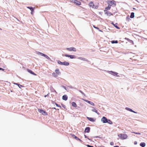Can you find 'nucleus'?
Instances as JSON below:
<instances>
[{
	"label": "nucleus",
	"instance_id": "24",
	"mask_svg": "<svg viewBox=\"0 0 147 147\" xmlns=\"http://www.w3.org/2000/svg\"><path fill=\"white\" fill-rule=\"evenodd\" d=\"M110 3L111 5H113L114 6H115V1H111Z\"/></svg>",
	"mask_w": 147,
	"mask_h": 147
},
{
	"label": "nucleus",
	"instance_id": "48",
	"mask_svg": "<svg viewBox=\"0 0 147 147\" xmlns=\"http://www.w3.org/2000/svg\"><path fill=\"white\" fill-rule=\"evenodd\" d=\"M32 12H33V11H31V14H33Z\"/></svg>",
	"mask_w": 147,
	"mask_h": 147
},
{
	"label": "nucleus",
	"instance_id": "1",
	"mask_svg": "<svg viewBox=\"0 0 147 147\" xmlns=\"http://www.w3.org/2000/svg\"><path fill=\"white\" fill-rule=\"evenodd\" d=\"M118 136L119 138L121 140L125 139L127 137V134H119Z\"/></svg>",
	"mask_w": 147,
	"mask_h": 147
},
{
	"label": "nucleus",
	"instance_id": "21",
	"mask_svg": "<svg viewBox=\"0 0 147 147\" xmlns=\"http://www.w3.org/2000/svg\"><path fill=\"white\" fill-rule=\"evenodd\" d=\"M73 137L77 140H79L80 142H82V140L78 138L75 135H73Z\"/></svg>",
	"mask_w": 147,
	"mask_h": 147
},
{
	"label": "nucleus",
	"instance_id": "40",
	"mask_svg": "<svg viewBox=\"0 0 147 147\" xmlns=\"http://www.w3.org/2000/svg\"><path fill=\"white\" fill-rule=\"evenodd\" d=\"M62 87L64 88L66 90H67V89H66L65 87L64 86H62Z\"/></svg>",
	"mask_w": 147,
	"mask_h": 147
},
{
	"label": "nucleus",
	"instance_id": "37",
	"mask_svg": "<svg viewBox=\"0 0 147 147\" xmlns=\"http://www.w3.org/2000/svg\"><path fill=\"white\" fill-rule=\"evenodd\" d=\"M111 8L110 6H108L107 7H106V9L107 10H109Z\"/></svg>",
	"mask_w": 147,
	"mask_h": 147
},
{
	"label": "nucleus",
	"instance_id": "9",
	"mask_svg": "<svg viewBox=\"0 0 147 147\" xmlns=\"http://www.w3.org/2000/svg\"><path fill=\"white\" fill-rule=\"evenodd\" d=\"M101 120L104 123H107L108 122V119L105 117H103L102 118Z\"/></svg>",
	"mask_w": 147,
	"mask_h": 147
},
{
	"label": "nucleus",
	"instance_id": "6",
	"mask_svg": "<svg viewBox=\"0 0 147 147\" xmlns=\"http://www.w3.org/2000/svg\"><path fill=\"white\" fill-rule=\"evenodd\" d=\"M71 2L75 3V4L78 5H80L81 4V3L77 0H72Z\"/></svg>",
	"mask_w": 147,
	"mask_h": 147
},
{
	"label": "nucleus",
	"instance_id": "38",
	"mask_svg": "<svg viewBox=\"0 0 147 147\" xmlns=\"http://www.w3.org/2000/svg\"><path fill=\"white\" fill-rule=\"evenodd\" d=\"M110 144L111 145H114V143L113 142H111L110 143Z\"/></svg>",
	"mask_w": 147,
	"mask_h": 147
},
{
	"label": "nucleus",
	"instance_id": "34",
	"mask_svg": "<svg viewBox=\"0 0 147 147\" xmlns=\"http://www.w3.org/2000/svg\"><path fill=\"white\" fill-rule=\"evenodd\" d=\"M132 132L133 133L137 134H138V135H140L141 134L140 133H139V132Z\"/></svg>",
	"mask_w": 147,
	"mask_h": 147
},
{
	"label": "nucleus",
	"instance_id": "17",
	"mask_svg": "<svg viewBox=\"0 0 147 147\" xmlns=\"http://www.w3.org/2000/svg\"><path fill=\"white\" fill-rule=\"evenodd\" d=\"M27 70L29 72V73H30L31 74H33L34 75L36 76V74L34 73V72H33L32 71L29 70V69H27Z\"/></svg>",
	"mask_w": 147,
	"mask_h": 147
},
{
	"label": "nucleus",
	"instance_id": "25",
	"mask_svg": "<svg viewBox=\"0 0 147 147\" xmlns=\"http://www.w3.org/2000/svg\"><path fill=\"white\" fill-rule=\"evenodd\" d=\"M14 84L18 85V86L19 87V88H21V87H23V86H22L21 85H20V84H18V83H14Z\"/></svg>",
	"mask_w": 147,
	"mask_h": 147
},
{
	"label": "nucleus",
	"instance_id": "27",
	"mask_svg": "<svg viewBox=\"0 0 147 147\" xmlns=\"http://www.w3.org/2000/svg\"><path fill=\"white\" fill-rule=\"evenodd\" d=\"M52 75L53 76H54L55 77H57L58 76V75L55 73H53L52 74Z\"/></svg>",
	"mask_w": 147,
	"mask_h": 147
},
{
	"label": "nucleus",
	"instance_id": "3",
	"mask_svg": "<svg viewBox=\"0 0 147 147\" xmlns=\"http://www.w3.org/2000/svg\"><path fill=\"white\" fill-rule=\"evenodd\" d=\"M57 63L59 64L63 65H65L66 66L68 65L69 64V63L68 62L64 61L63 62H62L59 60L57 61Z\"/></svg>",
	"mask_w": 147,
	"mask_h": 147
},
{
	"label": "nucleus",
	"instance_id": "46",
	"mask_svg": "<svg viewBox=\"0 0 147 147\" xmlns=\"http://www.w3.org/2000/svg\"><path fill=\"white\" fill-rule=\"evenodd\" d=\"M49 94V93L48 94H47V95H45V97H46V96H47Z\"/></svg>",
	"mask_w": 147,
	"mask_h": 147
},
{
	"label": "nucleus",
	"instance_id": "50",
	"mask_svg": "<svg viewBox=\"0 0 147 147\" xmlns=\"http://www.w3.org/2000/svg\"><path fill=\"white\" fill-rule=\"evenodd\" d=\"M99 31L100 32H102V30H100Z\"/></svg>",
	"mask_w": 147,
	"mask_h": 147
},
{
	"label": "nucleus",
	"instance_id": "19",
	"mask_svg": "<svg viewBox=\"0 0 147 147\" xmlns=\"http://www.w3.org/2000/svg\"><path fill=\"white\" fill-rule=\"evenodd\" d=\"M36 53L38 55H41L42 56H44H44L45 55V54H44L40 52H36Z\"/></svg>",
	"mask_w": 147,
	"mask_h": 147
},
{
	"label": "nucleus",
	"instance_id": "22",
	"mask_svg": "<svg viewBox=\"0 0 147 147\" xmlns=\"http://www.w3.org/2000/svg\"><path fill=\"white\" fill-rule=\"evenodd\" d=\"M69 57L71 59H75L76 58V57L74 55H70Z\"/></svg>",
	"mask_w": 147,
	"mask_h": 147
},
{
	"label": "nucleus",
	"instance_id": "45",
	"mask_svg": "<svg viewBox=\"0 0 147 147\" xmlns=\"http://www.w3.org/2000/svg\"><path fill=\"white\" fill-rule=\"evenodd\" d=\"M126 19H128V20H129V19H130L129 17H127Z\"/></svg>",
	"mask_w": 147,
	"mask_h": 147
},
{
	"label": "nucleus",
	"instance_id": "14",
	"mask_svg": "<svg viewBox=\"0 0 147 147\" xmlns=\"http://www.w3.org/2000/svg\"><path fill=\"white\" fill-rule=\"evenodd\" d=\"M55 73L57 74V75H60L61 74V72L59 71V69H56L55 71Z\"/></svg>",
	"mask_w": 147,
	"mask_h": 147
},
{
	"label": "nucleus",
	"instance_id": "42",
	"mask_svg": "<svg viewBox=\"0 0 147 147\" xmlns=\"http://www.w3.org/2000/svg\"><path fill=\"white\" fill-rule=\"evenodd\" d=\"M0 70H2L3 71L4 70V69L2 68H0Z\"/></svg>",
	"mask_w": 147,
	"mask_h": 147
},
{
	"label": "nucleus",
	"instance_id": "52",
	"mask_svg": "<svg viewBox=\"0 0 147 147\" xmlns=\"http://www.w3.org/2000/svg\"><path fill=\"white\" fill-rule=\"evenodd\" d=\"M80 92L81 93H82V92L81 91H80Z\"/></svg>",
	"mask_w": 147,
	"mask_h": 147
},
{
	"label": "nucleus",
	"instance_id": "31",
	"mask_svg": "<svg viewBox=\"0 0 147 147\" xmlns=\"http://www.w3.org/2000/svg\"><path fill=\"white\" fill-rule=\"evenodd\" d=\"M118 42L117 40H113L111 41V43L112 44L117 43Z\"/></svg>",
	"mask_w": 147,
	"mask_h": 147
},
{
	"label": "nucleus",
	"instance_id": "8",
	"mask_svg": "<svg viewBox=\"0 0 147 147\" xmlns=\"http://www.w3.org/2000/svg\"><path fill=\"white\" fill-rule=\"evenodd\" d=\"M92 108L91 109V111L93 112L96 113L97 114L99 115V113L98 112V111L96 108L94 107H91Z\"/></svg>",
	"mask_w": 147,
	"mask_h": 147
},
{
	"label": "nucleus",
	"instance_id": "2",
	"mask_svg": "<svg viewBox=\"0 0 147 147\" xmlns=\"http://www.w3.org/2000/svg\"><path fill=\"white\" fill-rule=\"evenodd\" d=\"M89 5L90 7L94 9H97L98 7V5L94 4L92 2L89 3Z\"/></svg>",
	"mask_w": 147,
	"mask_h": 147
},
{
	"label": "nucleus",
	"instance_id": "32",
	"mask_svg": "<svg viewBox=\"0 0 147 147\" xmlns=\"http://www.w3.org/2000/svg\"><path fill=\"white\" fill-rule=\"evenodd\" d=\"M107 123L110 124H112L113 123L109 119L108 120V122Z\"/></svg>",
	"mask_w": 147,
	"mask_h": 147
},
{
	"label": "nucleus",
	"instance_id": "53",
	"mask_svg": "<svg viewBox=\"0 0 147 147\" xmlns=\"http://www.w3.org/2000/svg\"><path fill=\"white\" fill-rule=\"evenodd\" d=\"M2 30L0 28V30Z\"/></svg>",
	"mask_w": 147,
	"mask_h": 147
},
{
	"label": "nucleus",
	"instance_id": "10",
	"mask_svg": "<svg viewBox=\"0 0 147 147\" xmlns=\"http://www.w3.org/2000/svg\"><path fill=\"white\" fill-rule=\"evenodd\" d=\"M105 13L106 14L107 16H110L112 15V14L110 12L107 11V10H105L104 11Z\"/></svg>",
	"mask_w": 147,
	"mask_h": 147
},
{
	"label": "nucleus",
	"instance_id": "39",
	"mask_svg": "<svg viewBox=\"0 0 147 147\" xmlns=\"http://www.w3.org/2000/svg\"><path fill=\"white\" fill-rule=\"evenodd\" d=\"M87 146L88 147H93V146H90V145H87Z\"/></svg>",
	"mask_w": 147,
	"mask_h": 147
},
{
	"label": "nucleus",
	"instance_id": "44",
	"mask_svg": "<svg viewBox=\"0 0 147 147\" xmlns=\"http://www.w3.org/2000/svg\"><path fill=\"white\" fill-rule=\"evenodd\" d=\"M84 137H85V138H88V137H87V136H86V135H84Z\"/></svg>",
	"mask_w": 147,
	"mask_h": 147
},
{
	"label": "nucleus",
	"instance_id": "51",
	"mask_svg": "<svg viewBox=\"0 0 147 147\" xmlns=\"http://www.w3.org/2000/svg\"><path fill=\"white\" fill-rule=\"evenodd\" d=\"M53 109H56L55 108H53Z\"/></svg>",
	"mask_w": 147,
	"mask_h": 147
},
{
	"label": "nucleus",
	"instance_id": "41",
	"mask_svg": "<svg viewBox=\"0 0 147 147\" xmlns=\"http://www.w3.org/2000/svg\"><path fill=\"white\" fill-rule=\"evenodd\" d=\"M93 27H94V28H96V29H99V28H98L96 27L95 26H93Z\"/></svg>",
	"mask_w": 147,
	"mask_h": 147
},
{
	"label": "nucleus",
	"instance_id": "36",
	"mask_svg": "<svg viewBox=\"0 0 147 147\" xmlns=\"http://www.w3.org/2000/svg\"><path fill=\"white\" fill-rule=\"evenodd\" d=\"M55 105H56V106L57 107H60V108L61 107V106L60 105H58V104H57V103H55Z\"/></svg>",
	"mask_w": 147,
	"mask_h": 147
},
{
	"label": "nucleus",
	"instance_id": "5",
	"mask_svg": "<svg viewBox=\"0 0 147 147\" xmlns=\"http://www.w3.org/2000/svg\"><path fill=\"white\" fill-rule=\"evenodd\" d=\"M66 49L69 51H73L75 52L76 51V49L74 47H71L70 48H66Z\"/></svg>",
	"mask_w": 147,
	"mask_h": 147
},
{
	"label": "nucleus",
	"instance_id": "29",
	"mask_svg": "<svg viewBox=\"0 0 147 147\" xmlns=\"http://www.w3.org/2000/svg\"><path fill=\"white\" fill-rule=\"evenodd\" d=\"M112 24L117 29H119V28L116 24H114V23H112Z\"/></svg>",
	"mask_w": 147,
	"mask_h": 147
},
{
	"label": "nucleus",
	"instance_id": "26",
	"mask_svg": "<svg viewBox=\"0 0 147 147\" xmlns=\"http://www.w3.org/2000/svg\"><path fill=\"white\" fill-rule=\"evenodd\" d=\"M71 104H72V106H73V107H77V105H76V104L75 102H72Z\"/></svg>",
	"mask_w": 147,
	"mask_h": 147
},
{
	"label": "nucleus",
	"instance_id": "4",
	"mask_svg": "<svg viewBox=\"0 0 147 147\" xmlns=\"http://www.w3.org/2000/svg\"><path fill=\"white\" fill-rule=\"evenodd\" d=\"M38 111L40 112V113L44 115H47V113L45 111L41 109H38Z\"/></svg>",
	"mask_w": 147,
	"mask_h": 147
},
{
	"label": "nucleus",
	"instance_id": "13",
	"mask_svg": "<svg viewBox=\"0 0 147 147\" xmlns=\"http://www.w3.org/2000/svg\"><path fill=\"white\" fill-rule=\"evenodd\" d=\"M90 128L89 127H86L84 130L86 132L89 133L90 131Z\"/></svg>",
	"mask_w": 147,
	"mask_h": 147
},
{
	"label": "nucleus",
	"instance_id": "16",
	"mask_svg": "<svg viewBox=\"0 0 147 147\" xmlns=\"http://www.w3.org/2000/svg\"><path fill=\"white\" fill-rule=\"evenodd\" d=\"M62 99L65 100H66L67 99V97L66 95H64L62 96Z\"/></svg>",
	"mask_w": 147,
	"mask_h": 147
},
{
	"label": "nucleus",
	"instance_id": "28",
	"mask_svg": "<svg viewBox=\"0 0 147 147\" xmlns=\"http://www.w3.org/2000/svg\"><path fill=\"white\" fill-rule=\"evenodd\" d=\"M27 8L28 9H30L31 11H34V9L32 7H27Z\"/></svg>",
	"mask_w": 147,
	"mask_h": 147
},
{
	"label": "nucleus",
	"instance_id": "33",
	"mask_svg": "<svg viewBox=\"0 0 147 147\" xmlns=\"http://www.w3.org/2000/svg\"><path fill=\"white\" fill-rule=\"evenodd\" d=\"M51 90L53 92H56V91L55 90H54L52 87L51 88Z\"/></svg>",
	"mask_w": 147,
	"mask_h": 147
},
{
	"label": "nucleus",
	"instance_id": "11",
	"mask_svg": "<svg viewBox=\"0 0 147 147\" xmlns=\"http://www.w3.org/2000/svg\"><path fill=\"white\" fill-rule=\"evenodd\" d=\"M84 100L85 102H87V103H88L89 104H90V105H92L93 106H94L95 105L94 103L92 102L86 100Z\"/></svg>",
	"mask_w": 147,
	"mask_h": 147
},
{
	"label": "nucleus",
	"instance_id": "47",
	"mask_svg": "<svg viewBox=\"0 0 147 147\" xmlns=\"http://www.w3.org/2000/svg\"><path fill=\"white\" fill-rule=\"evenodd\" d=\"M114 147H119L118 146H114Z\"/></svg>",
	"mask_w": 147,
	"mask_h": 147
},
{
	"label": "nucleus",
	"instance_id": "23",
	"mask_svg": "<svg viewBox=\"0 0 147 147\" xmlns=\"http://www.w3.org/2000/svg\"><path fill=\"white\" fill-rule=\"evenodd\" d=\"M134 17V12H132L131 13L130 17L131 18H133Z\"/></svg>",
	"mask_w": 147,
	"mask_h": 147
},
{
	"label": "nucleus",
	"instance_id": "12",
	"mask_svg": "<svg viewBox=\"0 0 147 147\" xmlns=\"http://www.w3.org/2000/svg\"><path fill=\"white\" fill-rule=\"evenodd\" d=\"M125 109L127 110V111H130V112H133L134 113H137L136 112H135V111H133L132 109L129 108H128V107H126L125 108Z\"/></svg>",
	"mask_w": 147,
	"mask_h": 147
},
{
	"label": "nucleus",
	"instance_id": "7",
	"mask_svg": "<svg viewBox=\"0 0 147 147\" xmlns=\"http://www.w3.org/2000/svg\"><path fill=\"white\" fill-rule=\"evenodd\" d=\"M109 73L114 76L119 77V75H117V73L114 72L112 71H109Z\"/></svg>",
	"mask_w": 147,
	"mask_h": 147
},
{
	"label": "nucleus",
	"instance_id": "49",
	"mask_svg": "<svg viewBox=\"0 0 147 147\" xmlns=\"http://www.w3.org/2000/svg\"><path fill=\"white\" fill-rule=\"evenodd\" d=\"M133 9H135V8H133Z\"/></svg>",
	"mask_w": 147,
	"mask_h": 147
},
{
	"label": "nucleus",
	"instance_id": "30",
	"mask_svg": "<svg viewBox=\"0 0 147 147\" xmlns=\"http://www.w3.org/2000/svg\"><path fill=\"white\" fill-rule=\"evenodd\" d=\"M44 57L46 58L47 59L51 60V59L47 55H45Z\"/></svg>",
	"mask_w": 147,
	"mask_h": 147
},
{
	"label": "nucleus",
	"instance_id": "15",
	"mask_svg": "<svg viewBox=\"0 0 147 147\" xmlns=\"http://www.w3.org/2000/svg\"><path fill=\"white\" fill-rule=\"evenodd\" d=\"M87 119L90 121L92 122H94L95 119L92 117H87Z\"/></svg>",
	"mask_w": 147,
	"mask_h": 147
},
{
	"label": "nucleus",
	"instance_id": "35",
	"mask_svg": "<svg viewBox=\"0 0 147 147\" xmlns=\"http://www.w3.org/2000/svg\"><path fill=\"white\" fill-rule=\"evenodd\" d=\"M64 55L66 57H69L70 55H68V54H65Z\"/></svg>",
	"mask_w": 147,
	"mask_h": 147
},
{
	"label": "nucleus",
	"instance_id": "20",
	"mask_svg": "<svg viewBox=\"0 0 147 147\" xmlns=\"http://www.w3.org/2000/svg\"><path fill=\"white\" fill-rule=\"evenodd\" d=\"M140 146L142 147H144L146 146V144L144 142H141L140 144Z\"/></svg>",
	"mask_w": 147,
	"mask_h": 147
},
{
	"label": "nucleus",
	"instance_id": "43",
	"mask_svg": "<svg viewBox=\"0 0 147 147\" xmlns=\"http://www.w3.org/2000/svg\"><path fill=\"white\" fill-rule=\"evenodd\" d=\"M134 144H137V142L136 141H135L134 142Z\"/></svg>",
	"mask_w": 147,
	"mask_h": 147
},
{
	"label": "nucleus",
	"instance_id": "18",
	"mask_svg": "<svg viewBox=\"0 0 147 147\" xmlns=\"http://www.w3.org/2000/svg\"><path fill=\"white\" fill-rule=\"evenodd\" d=\"M78 59L80 60L84 61H88V60L87 59H86L85 58H84L82 57H78Z\"/></svg>",
	"mask_w": 147,
	"mask_h": 147
}]
</instances>
